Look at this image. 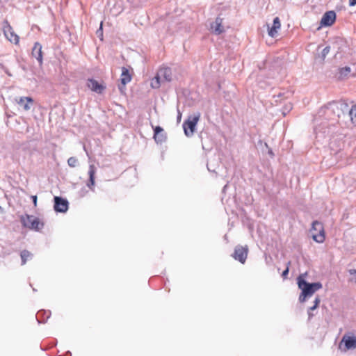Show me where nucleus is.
<instances>
[{"mask_svg": "<svg viewBox=\"0 0 356 356\" xmlns=\"http://www.w3.org/2000/svg\"><path fill=\"white\" fill-rule=\"evenodd\" d=\"M314 133L316 141L323 144L329 142L331 138L337 132L338 125L334 122L322 121L320 123L315 122Z\"/></svg>", "mask_w": 356, "mask_h": 356, "instance_id": "1", "label": "nucleus"}, {"mask_svg": "<svg viewBox=\"0 0 356 356\" xmlns=\"http://www.w3.org/2000/svg\"><path fill=\"white\" fill-rule=\"evenodd\" d=\"M297 284L298 288L301 290V293L299 296V301L304 302L306 298L311 297L316 291L321 289L323 286L320 282H308L303 277L300 275L297 278Z\"/></svg>", "mask_w": 356, "mask_h": 356, "instance_id": "2", "label": "nucleus"}, {"mask_svg": "<svg viewBox=\"0 0 356 356\" xmlns=\"http://www.w3.org/2000/svg\"><path fill=\"white\" fill-rule=\"evenodd\" d=\"M337 116L334 115V110L331 108L330 102L322 106L318 111L317 115L314 118V122H317L318 119L323 121L334 122L337 120Z\"/></svg>", "mask_w": 356, "mask_h": 356, "instance_id": "3", "label": "nucleus"}, {"mask_svg": "<svg viewBox=\"0 0 356 356\" xmlns=\"http://www.w3.org/2000/svg\"><path fill=\"white\" fill-rule=\"evenodd\" d=\"M20 220L22 225L30 229L39 231L44 226V224L40 222L38 218L32 215L26 214L24 216H22Z\"/></svg>", "mask_w": 356, "mask_h": 356, "instance_id": "4", "label": "nucleus"}, {"mask_svg": "<svg viewBox=\"0 0 356 356\" xmlns=\"http://www.w3.org/2000/svg\"><path fill=\"white\" fill-rule=\"evenodd\" d=\"M200 114L197 113L193 116H189L183 123V129L187 137L192 136L195 131L196 126L200 120Z\"/></svg>", "mask_w": 356, "mask_h": 356, "instance_id": "5", "label": "nucleus"}, {"mask_svg": "<svg viewBox=\"0 0 356 356\" xmlns=\"http://www.w3.org/2000/svg\"><path fill=\"white\" fill-rule=\"evenodd\" d=\"M331 48L336 51L335 57L337 55H340V57H341V54L348 49L347 41L341 37H334L331 40Z\"/></svg>", "mask_w": 356, "mask_h": 356, "instance_id": "6", "label": "nucleus"}, {"mask_svg": "<svg viewBox=\"0 0 356 356\" xmlns=\"http://www.w3.org/2000/svg\"><path fill=\"white\" fill-rule=\"evenodd\" d=\"M316 232L318 233L312 234V238L314 241L318 243H322L325 241V231L323 224L318 221L314 220L312 224L311 232Z\"/></svg>", "mask_w": 356, "mask_h": 356, "instance_id": "7", "label": "nucleus"}, {"mask_svg": "<svg viewBox=\"0 0 356 356\" xmlns=\"http://www.w3.org/2000/svg\"><path fill=\"white\" fill-rule=\"evenodd\" d=\"M54 209L57 213H65L69 208V202L66 198L60 196L54 197Z\"/></svg>", "mask_w": 356, "mask_h": 356, "instance_id": "8", "label": "nucleus"}, {"mask_svg": "<svg viewBox=\"0 0 356 356\" xmlns=\"http://www.w3.org/2000/svg\"><path fill=\"white\" fill-rule=\"evenodd\" d=\"M337 15L334 10L325 12L320 22L321 27H327L332 26L336 21Z\"/></svg>", "mask_w": 356, "mask_h": 356, "instance_id": "9", "label": "nucleus"}, {"mask_svg": "<svg viewBox=\"0 0 356 356\" xmlns=\"http://www.w3.org/2000/svg\"><path fill=\"white\" fill-rule=\"evenodd\" d=\"M3 31L9 41L14 44L19 42V36L14 33L13 28L7 20H5L3 22Z\"/></svg>", "mask_w": 356, "mask_h": 356, "instance_id": "10", "label": "nucleus"}, {"mask_svg": "<svg viewBox=\"0 0 356 356\" xmlns=\"http://www.w3.org/2000/svg\"><path fill=\"white\" fill-rule=\"evenodd\" d=\"M232 256L234 258V259L238 261L241 264H244L248 256V248L237 245L236 246Z\"/></svg>", "mask_w": 356, "mask_h": 356, "instance_id": "11", "label": "nucleus"}, {"mask_svg": "<svg viewBox=\"0 0 356 356\" xmlns=\"http://www.w3.org/2000/svg\"><path fill=\"white\" fill-rule=\"evenodd\" d=\"M87 86L92 92L97 94H102L106 90V86L103 83H99L98 81L93 78H90L87 81Z\"/></svg>", "mask_w": 356, "mask_h": 356, "instance_id": "12", "label": "nucleus"}, {"mask_svg": "<svg viewBox=\"0 0 356 356\" xmlns=\"http://www.w3.org/2000/svg\"><path fill=\"white\" fill-rule=\"evenodd\" d=\"M341 342L344 343L346 350L356 348V336L344 334Z\"/></svg>", "mask_w": 356, "mask_h": 356, "instance_id": "13", "label": "nucleus"}, {"mask_svg": "<svg viewBox=\"0 0 356 356\" xmlns=\"http://www.w3.org/2000/svg\"><path fill=\"white\" fill-rule=\"evenodd\" d=\"M131 80V75L129 73V70L125 67H122V74L120 77V83L122 86H119V90L122 92V89L125 88L126 84L129 83Z\"/></svg>", "mask_w": 356, "mask_h": 356, "instance_id": "14", "label": "nucleus"}, {"mask_svg": "<svg viewBox=\"0 0 356 356\" xmlns=\"http://www.w3.org/2000/svg\"><path fill=\"white\" fill-rule=\"evenodd\" d=\"M16 102L24 110L29 111L31 109V105L33 103V99L31 97H22L18 99H16Z\"/></svg>", "mask_w": 356, "mask_h": 356, "instance_id": "15", "label": "nucleus"}, {"mask_svg": "<svg viewBox=\"0 0 356 356\" xmlns=\"http://www.w3.org/2000/svg\"><path fill=\"white\" fill-rule=\"evenodd\" d=\"M88 175L89 178L86 185L90 188V190L95 191V167L93 165H89Z\"/></svg>", "mask_w": 356, "mask_h": 356, "instance_id": "16", "label": "nucleus"}, {"mask_svg": "<svg viewBox=\"0 0 356 356\" xmlns=\"http://www.w3.org/2000/svg\"><path fill=\"white\" fill-rule=\"evenodd\" d=\"M159 76L161 78L163 81L170 82L172 80V70L170 67H161L157 72Z\"/></svg>", "mask_w": 356, "mask_h": 356, "instance_id": "17", "label": "nucleus"}, {"mask_svg": "<svg viewBox=\"0 0 356 356\" xmlns=\"http://www.w3.org/2000/svg\"><path fill=\"white\" fill-rule=\"evenodd\" d=\"M32 56L35 58V59L39 62L41 65L42 63V45L40 42H36L34 44V46L32 49Z\"/></svg>", "mask_w": 356, "mask_h": 356, "instance_id": "18", "label": "nucleus"}, {"mask_svg": "<svg viewBox=\"0 0 356 356\" xmlns=\"http://www.w3.org/2000/svg\"><path fill=\"white\" fill-rule=\"evenodd\" d=\"M281 23L278 17H276L273 19V22L272 26H268V35L273 38L277 33V30L280 29Z\"/></svg>", "mask_w": 356, "mask_h": 356, "instance_id": "19", "label": "nucleus"}, {"mask_svg": "<svg viewBox=\"0 0 356 356\" xmlns=\"http://www.w3.org/2000/svg\"><path fill=\"white\" fill-rule=\"evenodd\" d=\"M50 316H51V311L41 309L38 312L35 318H36L38 323H44L47 322V321L50 317Z\"/></svg>", "mask_w": 356, "mask_h": 356, "instance_id": "20", "label": "nucleus"}, {"mask_svg": "<svg viewBox=\"0 0 356 356\" xmlns=\"http://www.w3.org/2000/svg\"><path fill=\"white\" fill-rule=\"evenodd\" d=\"M210 29L216 35H220L225 31L223 25L213 22L210 24Z\"/></svg>", "mask_w": 356, "mask_h": 356, "instance_id": "21", "label": "nucleus"}, {"mask_svg": "<svg viewBox=\"0 0 356 356\" xmlns=\"http://www.w3.org/2000/svg\"><path fill=\"white\" fill-rule=\"evenodd\" d=\"M320 302H321V299H320L319 296H318L315 298V300L314 301V305L312 307L308 308V309H307L308 321H310L314 316V314L313 313V312L318 308V307L320 304Z\"/></svg>", "mask_w": 356, "mask_h": 356, "instance_id": "22", "label": "nucleus"}, {"mask_svg": "<svg viewBox=\"0 0 356 356\" xmlns=\"http://www.w3.org/2000/svg\"><path fill=\"white\" fill-rule=\"evenodd\" d=\"M20 257L22 259V265H24L26 263L28 259H31L33 257V254L26 250H24L20 253Z\"/></svg>", "mask_w": 356, "mask_h": 356, "instance_id": "23", "label": "nucleus"}, {"mask_svg": "<svg viewBox=\"0 0 356 356\" xmlns=\"http://www.w3.org/2000/svg\"><path fill=\"white\" fill-rule=\"evenodd\" d=\"M331 108H333L334 110V115L337 116V118H339L341 116V111L339 109V101H332L330 102Z\"/></svg>", "mask_w": 356, "mask_h": 356, "instance_id": "24", "label": "nucleus"}, {"mask_svg": "<svg viewBox=\"0 0 356 356\" xmlns=\"http://www.w3.org/2000/svg\"><path fill=\"white\" fill-rule=\"evenodd\" d=\"M339 109L341 111V115L348 113L349 115V106L344 101H339Z\"/></svg>", "mask_w": 356, "mask_h": 356, "instance_id": "25", "label": "nucleus"}, {"mask_svg": "<svg viewBox=\"0 0 356 356\" xmlns=\"http://www.w3.org/2000/svg\"><path fill=\"white\" fill-rule=\"evenodd\" d=\"M350 72V67L346 66V67H341L339 69V78L341 79H343L345 77H346Z\"/></svg>", "mask_w": 356, "mask_h": 356, "instance_id": "26", "label": "nucleus"}, {"mask_svg": "<svg viewBox=\"0 0 356 356\" xmlns=\"http://www.w3.org/2000/svg\"><path fill=\"white\" fill-rule=\"evenodd\" d=\"M161 78L159 76L158 72L156 76L153 78L151 82V86L153 88H159L161 86Z\"/></svg>", "mask_w": 356, "mask_h": 356, "instance_id": "27", "label": "nucleus"}, {"mask_svg": "<svg viewBox=\"0 0 356 356\" xmlns=\"http://www.w3.org/2000/svg\"><path fill=\"white\" fill-rule=\"evenodd\" d=\"M154 139L156 143H163L166 140V134L165 132H161L160 134H158L156 136H154Z\"/></svg>", "mask_w": 356, "mask_h": 356, "instance_id": "28", "label": "nucleus"}, {"mask_svg": "<svg viewBox=\"0 0 356 356\" xmlns=\"http://www.w3.org/2000/svg\"><path fill=\"white\" fill-rule=\"evenodd\" d=\"M349 117L353 124L356 125V105L352 106L349 111Z\"/></svg>", "mask_w": 356, "mask_h": 356, "instance_id": "29", "label": "nucleus"}, {"mask_svg": "<svg viewBox=\"0 0 356 356\" xmlns=\"http://www.w3.org/2000/svg\"><path fill=\"white\" fill-rule=\"evenodd\" d=\"M67 164L71 168H75L79 165L78 159L74 156H71L67 159Z\"/></svg>", "mask_w": 356, "mask_h": 356, "instance_id": "30", "label": "nucleus"}, {"mask_svg": "<svg viewBox=\"0 0 356 356\" xmlns=\"http://www.w3.org/2000/svg\"><path fill=\"white\" fill-rule=\"evenodd\" d=\"M331 49V46H326L321 51V58L322 60H325L327 55L329 54Z\"/></svg>", "mask_w": 356, "mask_h": 356, "instance_id": "31", "label": "nucleus"}, {"mask_svg": "<svg viewBox=\"0 0 356 356\" xmlns=\"http://www.w3.org/2000/svg\"><path fill=\"white\" fill-rule=\"evenodd\" d=\"M0 69L3 70V72L8 76H13V74L10 73V70H8V67L6 66L3 63H0Z\"/></svg>", "mask_w": 356, "mask_h": 356, "instance_id": "32", "label": "nucleus"}, {"mask_svg": "<svg viewBox=\"0 0 356 356\" xmlns=\"http://www.w3.org/2000/svg\"><path fill=\"white\" fill-rule=\"evenodd\" d=\"M164 130L161 126H156L154 127V136H156L160 134L161 132H163Z\"/></svg>", "mask_w": 356, "mask_h": 356, "instance_id": "33", "label": "nucleus"}, {"mask_svg": "<svg viewBox=\"0 0 356 356\" xmlns=\"http://www.w3.org/2000/svg\"><path fill=\"white\" fill-rule=\"evenodd\" d=\"M222 14H219L217 17L215 19V22L218 23V24H222V22H223V19L224 18L222 17Z\"/></svg>", "mask_w": 356, "mask_h": 356, "instance_id": "34", "label": "nucleus"}, {"mask_svg": "<svg viewBox=\"0 0 356 356\" xmlns=\"http://www.w3.org/2000/svg\"><path fill=\"white\" fill-rule=\"evenodd\" d=\"M207 170L211 172H214L215 174H217V172H216V168H213V166H211V164L210 163H208L207 164Z\"/></svg>", "mask_w": 356, "mask_h": 356, "instance_id": "35", "label": "nucleus"}, {"mask_svg": "<svg viewBox=\"0 0 356 356\" xmlns=\"http://www.w3.org/2000/svg\"><path fill=\"white\" fill-rule=\"evenodd\" d=\"M289 268H286V269H284L283 271H282V277L283 278H286L289 274Z\"/></svg>", "mask_w": 356, "mask_h": 356, "instance_id": "36", "label": "nucleus"}, {"mask_svg": "<svg viewBox=\"0 0 356 356\" xmlns=\"http://www.w3.org/2000/svg\"><path fill=\"white\" fill-rule=\"evenodd\" d=\"M97 33L98 34L99 36H103V33H102V22L101 23V25H100V27L99 29L97 30Z\"/></svg>", "mask_w": 356, "mask_h": 356, "instance_id": "37", "label": "nucleus"}, {"mask_svg": "<svg viewBox=\"0 0 356 356\" xmlns=\"http://www.w3.org/2000/svg\"><path fill=\"white\" fill-rule=\"evenodd\" d=\"M181 118V113L180 111L178 108L177 109V120L178 122H180Z\"/></svg>", "mask_w": 356, "mask_h": 356, "instance_id": "38", "label": "nucleus"}, {"mask_svg": "<svg viewBox=\"0 0 356 356\" xmlns=\"http://www.w3.org/2000/svg\"><path fill=\"white\" fill-rule=\"evenodd\" d=\"M348 3L350 6H354L356 5V0H349Z\"/></svg>", "mask_w": 356, "mask_h": 356, "instance_id": "39", "label": "nucleus"}, {"mask_svg": "<svg viewBox=\"0 0 356 356\" xmlns=\"http://www.w3.org/2000/svg\"><path fill=\"white\" fill-rule=\"evenodd\" d=\"M32 199H33V202L34 205L36 206V204H37V196L36 195L32 196Z\"/></svg>", "mask_w": 356, "mask_h": 356, "instance_id": "40", "label": "nucleus"}, {"mask_svg": "<svg viewBox=\"0 0 356 356\" xmlns=\"http://www.w3.org/2000/svg\"><path fill=\"white\" fill-rule=\"evenodd\" d=\"M59 356H62V355H59ZM64 356H72V353H71V352H70V351H69V350H68V351H67V352L65 353Z\"/></svg>", "mask_w": 356, "mask_h": 356, "instance_id": "41", "label": "nucleus"}, {"mask_svg": "<svg viewBox=\"0 0 356 356\" xmlns=\"http://www.w3.org/2000/svg\"><path fill=\"white\" fill-rule=\"evenodd\" d=\"M228 187V184H225L223 188H222V192L225 193V191L227 190V188Z\"/></svg>", "mask_w": 356, "mask_h": 356, "instance_id": "42", "label": "nucleus"}, {"mask_svg": "<svg viewBox=\"0 0 356 356\" xmlns=\"http://www.w3.org/2000/svg\"><path fill=\"white\" fill-rule=\"evenodd\" d=\"M291 108H292V107H291V104H290V105H289L288 106H286V109H287L288 111H290V110L291 109Z\"/></svg>", "mask_w": 356, "mask_h": 356, "instance_id": "43", "label": "nucleus"}, {"mask_svg": "<svg viewBox=\"0 0 356 356\" xmlns=\"http://www.w3.org/2000/svg\"><path fill=\"white\" fill-rule=\"evenodd\" d=\"M260 84H261V88H265L264 86H263V83H265L264 82H262V81H259Z\"/></svg>", "mask_w": 356, "mask_h": 356, "instance_id": "44", "label": "nucleus"}, {"mask_svg": "<svg viewBox=\"0 0 356 356\" xmlns=\"http://www.w3.org/2000/svg\"><path fill=\"white\" fill-rule=\"evenodd\" d=\"M259 69H260V70H261V74H260V76H264L263 72H262L261 68L260 67H259Z\"/></svg>", "mask_w": 356, "mask_h": 356, "instance_id": "45", "label": "nucleus"}, {"mask_svg": "<svg viewBox=\"0 0 356 356\" xmlns=\"http://www.w3.org/2000/svg\"><path fill=\"white\" fill-rule=\"evenodd\" d=\"M268 154H270V155H273V153L272 150H269L268 151Z\"/></svg>", "mask_w": 356, "mask_h": 356, "instance_id": "46", "label": "nucleus"}, {"mask_svg": "<svg viewBox=\"0 0 356 356\" xmlns=\"http://www.w3.org/2000/svg\"><path fill=\"white\" fill-rule=\"evenodd\" d=\"M225 238L227 239V235H225Z\"/></svg>", "mask_w": 356, "mask_h": 356, "instance_id": "47", "label": "nucleus"}]
</instances>
